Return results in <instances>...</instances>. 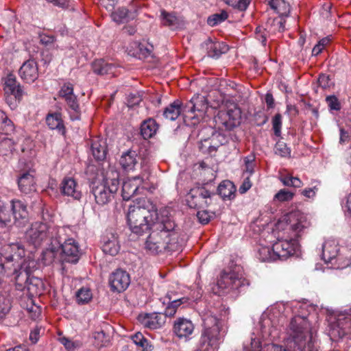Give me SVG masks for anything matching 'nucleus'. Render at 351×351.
Masks as SVG:
<instances>
[{
	"mask_svg": "<svg viewBox=\"0 0 351 351\" xmlns=\"http://www.w3.org/2000/svg\"><path fill=\"white\" fill-rule=\"evenodd\" d=\"M127 217L130 230L137 234L152 230L160 219L156 206L145 199L130 206Z\"/></svg>",
	"mask_w": 351,
	"mask_h": 351,
	"instance_id": "obj_3",
	"label": "nucleus"
},
{
	"mask_svg": "<svg viewBox=\"0 0 351 351\" xmlns=\"http://www.w3.org/2000/svg\"><path fill=\"white\" fill-rule=\"evenodd\" d=\"M144 180L141 176H135L126 180L122 186V197L125 201L130 200L135 194L144 189L142 186Z\"/></svg>",
	"mask_w": 351,
	"mask_h": 351,
	"instance_id": "obj_18",
	"label": "nucleus"
},
{
	"mask_svg": "<svg viewBox=\"0 0 351 351\" xmlns=\"http://www.w3.org/2000/svg\"><path fill=\"white\" fill-rule=\"evenodd\" d=\"M339 248L335 239H328L322 245V258L327 263H332L339 254Z\"/></svg>",
	"mask_w": 351,
	"mask_h": 351,
	"instance_id": "obj_28",
	"label": "nucleus"
},
{
	"mask_svg": "<svg viewBox=\"0 0 351 351\" xmlns=\"http://www.w3.org/2000/svg\"><path fill=\"white\" fill-rule=\"evenodd\" d=\"M289 332L294 343L293 351H304L307 347L308 351L312 348L313 340L310 334V324L306 317L296 315L289 324Z\"/></svg>",
	"mask_w": 351,
	"mask_h": 351,
	"instance_id": "obj_5",
	"label": "nucleus"
},
{
	"mask_svg": "<svg viewBox=\"0 0 351 351\" xmlns=\"http://www.w3.org/2000/svg\"><path fill=\"white\" fill-rule=\"evenodd\" d=\"M254 160L255 156L254 155H249L244 158L245 171L250 175H252L254 171Z\"/></svg>",
	"mask_w": 351,
	"mask_h": 351,
	"instance_id": "obj_57",
	"label": "nucleus"
},
{
	"mask_svg": "<svg viewBox=\"0 0 351 351\" xmlns=\"http://www.w3.org/2000/svg\"><path fill=\"white\" fill-rule=\"evenodd\" d=\"M254 120L258 126H262L268 121V117L263 110L256 112L254 114Z\"/></svg>",
	"mask_w": 351,
	"mask_h": 351,
	"instance_id": "obj_56",
	"label": "nucleus"
},
{
	"mask_svg": "<svg viewBox=\"0 0 351 351\" xmlns=\"http://www.w3.org/2000/svg\"><path fill=\"white\" fill-rule=\"evenodd\" d=\"M197 217L199 222L203 224L208 223L210 219V215H209L208 211H206L204 209L199 210L197 213Z\"/></svg>",
	"mask_w": 351,
	"mask_h": 351,
	"instance_id": "obj_62",
	"label": "nucleus"
},
{
	"mask_svg": "<svg viewBox=\"0 0 351 351\" xmlns=\"http://www.w3.org/2000/svg\"><path fill=\"white\" fill-rule=\"evenodd\" d=\"M4 91L5 95L22 96V90L19 84H17L15 76L13 74H8L4 81Z\"/></svg>",
	"mask_w": 351,
	"mask_h": 351,
	"instance_id": "obj_30",
	"label": "nucleus"
},
{
	"mask_svg": "<svg viewBox=\"0 0 351 351\" xmlns=\"http://www.w3.org/2000/svg\"><path fill=\"white\" fill-rule=\"evenodd\" d=\"M139 320L145 327L150 329L159 328L162 324L156 313L147 314L143 317H139Z\"/></svg>",
	"mask_w": 351,
	"mask_h": 351,
	"instance_id": "obj_38",
	"label": "nucleus"
},
{
	"mask_svg": "<svg viewBox=\"0 0 351 351\" xmlns=\"http://www.w3.org/2000/svg\"><path fill=\"white\" fill-rule=\"evenodd\" d=\"M59 95L64 98L68 106L67 112L71 121H77L81 118V110L73 93V86L71 83L64 84L59 91Z\"/></svg>",
	"mask_w": 351,
	"mask_h": 351,
	"instance_id": "obj_12",
	"label": "nucleus"
},
{
	"mask_svg": "<svg viewBox=\"0 0 351 351\" xmlns=\"http://www.w3.org/2000/svg\"><path fill=\"white\" fill-rule=\"evenodd\" d=\"M215 193L206 185L192 188L186 195L188 206L194 209H204L211 203V197Z\"/></svg>",
	"mask_w": 351,
	"mask_h": 351,
	"instance_id": "obj_10",
	"label": "nucleus"
},
{
	"mask_svg": "<svg viewBox=\"0 0 351 351\" xmlns=\"http://www.w3.org/2000/svg\"><path fill=\"white\" fill-rule=\"evenodd\" d=\"M11 222V215L6 209L4 202L0 198V228L10 226Z\"/></svg>",
	"mask_w": 351,
	"mask_h": 351,
	"instance_id": "obj_43",
	"label": "nucleus"
},
{
	"mask_svg": "<svg viewBox=\"0 0 351 351\" xmlns=\"http://www.w3.org/2000/svg\"><path fill=\"white\" fill-rule=\"evenodd\" d=\"M294 196V193L283 189L280 190L274 197V201L285 202L291 201Z\"/></svg>",
	"mask_w": 351,
	"mask_h": 351,
	"instance_id": "obj_50",
	"label": "nucleus"
},
{
	"mask_svg": "<svg viewBox=\"0 0 351 351\" xmlns=\"http://www.w3.org/2000/svg\"><path fill=\"white\" fill-rule=\"evenodd\" d=\"M11 209L14 219V224L18 226H23L27 222L28 212L27 206L22 201L12 199L11 201Z\"/></svg>",
	"mask_w": 351,
	"mask_h": 351,
	"instance_id": "obj_20",
	"label": "nucleus"
},
{
	"mask_svg": "<svg viewBox=\"0 0 351 351\" xmlns=\"http://www.w3.org/2000/svg\"><path fill=\"white\" fill-rule=\"evenodd\" d=\"M176 227L175 222L169 215L168 210H161L160 221L152 228L153 230L146 241V249L152 254H158L165 250H179V235Z\"/></svg>",
	"mask_w": 351,
	"mask_h": 351,
	"instance_id": "obj_2",
	"label": "nucleus"
},
{
	"mask_svg": "<svg viewBox=\"0 0 351 351\" xmlns=\"http://www.w3.org/2000/svg\"><path fill=\"white\" fill-rule=\"evenodd\" d=\"M93 71L97 75H107L113 73L112 70L114 69V66L111 64L106 62L103 60L95 61L93 64Z\"/></svg>",
	"mask_w": 351,
	"mask_h": 351,
	"instance_id": "obj_39",
	"label": "nucleus"
},
{
	"mask_svg": "<svg viewBox=\"0 0 351 351\" xmlns=\"http://www.w3.org/2000/svg\"><path fill=\"white\" fill-rule=\"evenodd\" d=\"M351 332V308L339 313L330 330V339L337 341Z\"/></svg>",
	"mask_w": 351,
	"mask_h": 351,
	"instance_id": "obj_11",
	"label": "nucleus"
},
{
	"mask_svg": "<svg viewBox=\"0 0 351 351\" xmlns=\"http://www.w3.org/2000/svg\"><path fill=\"white\" fill-rule=\"evenodd\" d=\"M182 112H183L182 102L180 100H176L165 108L163 111V116L168 120L175 121Z\"/></svg>",
	"mask_w": 351,
	"mask_h": 351,
	"instance_id": "obj_33",
	"label": "nucleus"
},
{
	"mask_svg": "<svg viewBox=\"0 0 351 351\" xmlns=\"http://www.w3.org/2000/svg\"><path fill=\"white\" fill-rule=\"evenodd\" d=\"M131 48L134 49L132 51L130 50V53L138 59H144L152 56L154 47L149 43H138L136 42L133 43Z\"/></svg>",
	"mask_w": 351,
	"mask_h": 351,
	"instance_id": "obj_29",
	"label": "nucleus"
},
{
	"mask_svg": "<svg viewBox=\"0 0 351 351\" xmlns=\"http://www.w3.org/2000/svg\"><path fill=\"white\" fill-rule=\"evenodd\" d=\"M202 319L203 328L196 351H215L223 337L222 322L211 312L204 313Z\"/></svg>",
	"mask_w": 351,
	"mask_h": 351,
	"instance_id": "obj_4",
	"label": "nucleus"
},
{
	"mask_svg": "<svg viewBox=\"0 0 351 351\" xmlns=\"http://www.w3.org/2000/svg\"><path fill=\"white\" fill-rule=\"evenodd\" d=\"M218 145H212L209 140H204L201 143L199 149L202 153L213 156L217 151Z\"/></svg>",
	"mask_w": 351,
	"mask_h": 351,
	"instance_id": "obj_52",
	"label": "nucleus"
},
{
	"mask_svg": "<svg viewBox=\"0 0 351 351\" xmlns=\"http://www.w3.org/2000/svg\"><path fill=\"white\" fill-rule=\"evenodd\" d=\"M60 189L63 195L71 197L74 199L79 200L82 197V192L76 181L72 178H64L61 183Z\"/></svg>",
	"mask_w": 351,
	"mask_h": 351,
	"instance_id": "obj_25",
	"label": "nucleus"
},
{
	"mask_svg": "<svg viewBox=\"0 0 351 351\" xmlns=\"http://www.w3.org/2000/svg\"><path fill=\"white\" fill-rule=\"evenodd\" d=\"M326 101L330 110H340V104L335 96H328L326 97Z\"/></svg>",
	"mask_w": 351,
	"mask_h": 351,
	"instance_id": "obj_60",
	"label": "nucleus"
},
{
	"mask_svg": "<svg viewBox=\"0 0 351 351\" xmlns=\"http://www.w3.org/2000/svg\"><path fill=\"white\" fill-rule=\"evenodd\" d=\"M194 330V325L192 322L185 318H178L173 326V332L180 339H189Z\"/></svg>",
	"mask_w": 351,
	"mask_h": 351,
	"instance_id": "obj_22",
	"label": "nucleus"
},
{
	"mask_svg": "<svg viewBox=\"0 0 351 351\" xmlns=\"http://www.w3.org/2000/svg\"><path fill=\"white\" fill-rule=\"evenodd\" d=\"M102 250L105 254L115 256L120 250V245L117 234L107 232L102 237Z\"/></svg>",
	"mask_w": 351,
	"mask_h": 351,
	"instance_id": "obj_23",
	"label": "nucleus"
},
{
	"mask_svg": "<svg viewBox=\"0 0 351 351\" xmlns=\"http://www.w3.org/2000/svg\"><path fill=\"white\" fill-rule=\"evenodd\" d=\"M130 284V275L124 270L117 269L109 277V285L113 291H125Z\"/></svg>",
	"mask_w": 351,
	"mask_h": 351,
	"instance_id": "obj_17",
	"label": "nucleus"
},
{
	"mask_svg": "<svg viewBox=\"0 0 351 351\" xmlns=\"http://www.w3.org/2000/svg\"><path fill=\"white\" fill-rule=\"evenodd\" d=\"M228 17V12L226 10H221L220 12L213 14L208 16L207 23L212 27L216 26L225 21Z\"/></svg>",
	"mask_w": 351,
	"mask_h": 351,
	"instance_id": "obj_47",
	"label": "nucleus"
},
{
	"mask_svg": "<svg viewBox=\"0 0 351 351\" xmlns=\"http://www.w3.org/2000/svg\"><path fill=\"white\" fill-rule=\"evenodd\" d=\"M5 101L9 106V107L14 110L17 107L19 101L20 100L21 97H16V95H5Z\"/></svg>",
	"mask_w": 351,
	"mask_h": 351,
	"instance_id": "obj_58",
	"label": "nucleus"
},
{
	"mask_svg": "<svg viewBox=\"0 0 351 351\" xmlns=\"http://www.w3.org/2000/svg\"><path fill=\"white\" fill-rule=\"evenodd\" d=\"M272 125L274 134L276 136L281 135V127H282V116L280 114H276L272 119Z\"/></svg>",
	"mask_w": 351,
	"mask_h": 351,
	"instance_id": "obj_54",
	"label": "nucleus"
},
{
	"mask_svg": "<svg viewBox=\"0 0 351 351\" xmlns=\"http://www.w3.org/2000/svg\"><path fill=\"white\" fill-rule=\"evenodd\" d=\"M234 192V185L230 181H223L218 186V193L223 198L231 199Z\"/></svg>",
	"mask_w": 351,
	"mask_h": 351,
	"instance_id": "obj_40",
	"label": "nucleus"
},
{
	"mask_svg": "<svg viewBox=\"0 0 351 351\" xmlns=\"http://www.w3.org/2000/svg\"><path fill=\"white\" fill-rule=\"evenodd\" d=\"M252 182L250 179V177H247L244 179L243 182H242L241 185L240 186L239 189V191L241 194L245 193L251 187H252Z\"/></svg>",
	"mask_w": 351,
	"mask_h": 351,
	"instance_id": "obj_63",
	"label": "nucleus"
},
{
	"mask_svg": "<svg viewBox=\"0 0 351 351\" xmlns=\"http://www.w3.org/2000/svg\"><path fill=\"white\" fill-rule=\"evenodd\" d=\"M95 344L98 347L106 346L110 341V337L104 330L96 331L93 334Z\"/></svg>",
	"mask_w": 351,
	"mask_h": 351,
	"instance_id": "obj_49",
	"label": "nucleus"
},
{
	"mask_svg": "<svg viewBox=\"0 0 351 351\" xmlns=\"http://www.w3.org/2000/svg\"><path fill=\"white\" fill-rule=\"evenodd\" d=\"M274 152L281 157L286 158L291 156V149L282 141H278L276 143Z\"/></svg>",
	"mask_w": 351,
	"mask_h": 351,
	"instance_id": "obj_51",
	"label": "nucleus"
},
{
	"mask_svg": "<svg viewBox=\"0 0 351 351\" xmlns=\"http://www.w3.org/2000/svg\"><path fill=\"white\" fill-rule=\"evenodd\" d=\"M66 228L58 227L53 224L43 222H34L27 230L25 237L28 242L38 246L43 241H50L52 245L57 235L65 234Z\"/></svg>",
	"mask_w": 351,
	"mask_h": 351,
	"instance_id": "obj_6",
	"label": "nucleus"
},
{
	"mask_svg": "<svg viewBox=\"0 0 351 351\" xmlns=\"http://www.w3.org/2000/svg\"><path fill=\"white\" fill-rule=\"evenodd\" d=\"M91 152L95 160H104L107 154V145L106 141L101 138H96L93 140L91 144Z\"/></svg>",
	"mask_w": 351,
	"mask_h": 351,
	"instance_id": "obj_32",
	"label": "nucleus"
},
{
	"mask_svg": "<svg viewBox=\"0 0 351 351\" xmlns=\"http://www.w3.org/2000/svg\"><path fill=\"white\" fill-rule=\"evenodd\" d=\"M256 256L262 262H271L277 261V256L273 247L259 245L257 248Z\"/></svg>",
	"mask_w": 351,
	"mask_h": 351,
	"instance_id": "obj_34",
	"label": "nucleus"
},
{
	"mask_svg": "<svg viewBox=\"0 0 351 351\" xmlns=\"http://www.w3.org/2000/svg\"><path fill=\"white\" fill-rule=\"evenodd\" d=\"M14 130L12 121L8 119L4 112L0 110V132L6 135L10 134Z\"/></svg>",
	"mask_w": 351,
	"mask_h": 351,
	"instance_id": "obj_41",
	"label": "nucleus"
},
{
	"mask_svg": "<svg viewBox=\"0 0 351 351\" xmlns=\"http://www.w3.org/2000/svg\"><path fill=\"white\" fill-rule=\"evenodd\" d=\"M134 12H130L125 8H119L117 11L112 12V20L117 23H127L135 18Z\"/></svg>",
	"mask_w": 351,
	"mask_h": 351,
	"instance_id": "obj_36",
	"label": "nucleus"
},
{
	"mask_svg": "<svg viewBox=\"0 0 351 351\" xmlns=\"http://www.w3.org/2000/svg\"><path fill=\"white\" fill-rule=\"evenodd\" d=\"M100 5L105 8L107 10L112 12L114 8L117 0H98Z\"/></svg>",
	"mask_w": 351,
	"mask_h": 351,
	"instance_id": "obj_64",
	"label": "nucleus"
},
{
	"mask_svg": "<svg viewBox=\"0 0 351 351\" xmlns=\"http://www.w3.org/2000/svg\"><path fill=\"white\" fill-rule=\"evenodd\" d=\"M118 178V172L110 170L107 172L102 182L93 187L92 192L97 204L103 206L112 199L119 189Z\"/></svg>",
	"mask_w": 351,
	"mask_h": 351,
	"instance_id": "obj_7",
	"label": "nucleus"
},
{
	"mask_svg": "<svg viewBox=\"0 0 351 351\" xmlns=\"http://www.w3.org/2000/svg\"><path fill=\"white\" fill-rule=\"evenodd\" d=\"M202 49L207 56L212 58H219L221 54L228 51V46L223 42L213 41L208 38L201 45Z\"/></svg>",
	"mask_w": 351,
	"mask_h": 351,
	"instance_id": "obj_19",
	"label": "nucleus"
},
{
	"mask_svg": "<svg viewBox=\"0 0 351 351\" xmlns=\"http://www.w3.org/2000/svg\"><path fill=\"white\" fill-rule=\"evenodd\" d=\"M307 216L300 210L289 213L285 221L278 223V229H282L281 236L273 245V250L278 260H285L293 256L299 250L298 239L304 234L309 227Z\"/></svg>",
	"mask_w": 351,
	"mask_h": 351,
	"instance_id": "obj_1",
	"label": "nucleus"
},
{
	"mask_svg": "<svg viewBox=\"0 0 351 351\" xmlns=\"http://www.w3.org/2000/svg\"><path fill=\"white\" fill-rule=\"evenodd\" d=\"M28 302L29 304H27L26 309L29 313H32V318L33 319H36L40 315V307L34 303V301L32 298L29 299Z\"/></svg>",
	"mask_w": 351,
	"mask_h": 351,
	"instance_id": "obj_55",
	"label": "nucleus"
},
{
	"mask_svg": "<svg viewBox=\"0 0 351 351\" xmlns=\"http://www.w3.org/2000/svg\"><path fill=\"white\" fill-rule=\"evenodd\" d=\"M36 263L33 260H24L20 263L19 274L16 276V280L20 278H24L26 287L31 294H39L38 291V286L41 284L40 280L36 278H31L30 274L33 271V268Z\"/></svg>",
	"mask_w": 351,
	"mask_h": 351,
	"instance_id": "obj_13",
	"label": "nucleus"
},
{
	"mask_svg": "<svg viewBox=\"0 0 351 351\" xmlns=\"http://www.w3.org/2000/svg\"><path fill=\"white\" fill-rule=\"evenodd\" d=\"M25 256V250L20 243H11L5 245L1 252L2 265L14 261L18 263Z\"/></svg>",
	"mask_w": 351,
	"mask_h": 351,
	"instance_id": "obj_16",
	"label": "nucleus"
},
{
	"mask_svg": "<svg viewBox=\"0 0 351 351\" xmlns=\"http://www.w3.org/2000/svg\"><path fill=\"white\" fill-rule=\"evenodd\" d=\"M160 17L164 25L175 27L179 23L178 17L172 12H167L162 10L161 11Z\"/></svg>",
	"mask_w": 351,
	"mask_h": 351,
	"instance_id": "obj_44",
	"label": "nucleus"
},
{
	"mask_svg": "<svg viewBox=\"0 0 351 351\" xmlns=\"http://www.w3.org/2000/svg\"><path fill=\"white\" fill-rule=\"evenodd\" d=\"M131 338L136 346L142 348L143 351L152 350V346L141 332L135 333Z\"/></svg>",
	"mask_w": 351,
	"mask_h": 351,
	"instance_id": "obj_42",
	"label": "nucleus"
},
{
	"mask_svg": "<svg viewBox=\"0 0 351 351\" xmlns=\"http://www.w3.org/2000/svg\"><path fill=\"white\" fill-rule=\"evenodd\" d=\"M317 82L319 86L324 89L329 88L330 86V80L329 76L326 74L319 75Z\"/></svg>",
	"mask_w": 351,
	"mask_h": 351,
	"instance_id": "obj_61",
	"label": "nucleus"
},
{
	"mask_svg": "<svg viewBox=\"0 0 351 351\" xmlns=\"http://www.w3.org/2000/svg\"><path fill=\"white\" fill-rule=\"evenodd\" d=\"M18 186L19 190L25 194L36 191L34 171L29 170L22 173L18 178Z\"/></svg>",
	"mask_w": 351,
	"mask_h": 351,
	"instance_id": "obj_24",
	"label": "nucleus"
},
{
	"mask_svg": "<svg viewBox=\"0 0 351 351\" xmlns=\"http://www.w3.org/2000/svg\"><path fill=\"white\" fill-rule=\"evenodd\" d=\"M218 118L221 119V123L228 130H232L240 123L241 111L234 103H230L225 111H220Z\"/></svg>",
	"mask_w": 351,
	"mask_h": 351,
	"instance_id": "obj_15",
	"label": "nucleus"
},
{
	"mask_svg": "<svg viewBox=\"0 0 351 351\" xmlns=\"http://www.w3.org/2000/svg\"><path fill=\"white\" fill-rule=\"evenodd\" d=\"M340 136H339V143L341 145L346 144L350 142L351 139V133L349 130H346L345 129L341 128L339 130Z\"/></svg>",
	"mask_w": 351,
	"mask_h": 351,
	"instance_id": "obj_59",
	"label": "nucleus"
},
{
	"mask_svg": "<svg viewBox=\"0 0 351 351\" xmlns=\"http://www.w3.org/2000/svg\"><path fill=\"white\" fill-rule=\"evenodd\" d=\"M188 301L189 298L186 297L177 298L167 293L162 301V304L167 305L164 311L165 315L167 317L173 316L176 313L177 308L181 304H185Z\"/></svg>",
	"mask_w": 351,
	"mask_h": 351,
	"instance_id": "obj_26",
	"label": "nucleus"
},
{
	"mask_svg": "<svg viewBox=\"0 0 351 351\" xmlns=\"http://www.w3.org/2000/svg\"><path fill=\"white\" fill-rule=\"evenodd\" d=\"M140 160L141 156L136 150L129 149L122 154L119 162L125 171H131L135 169Z\"/></svg>",
	"mask_w": 351,
	"mask_h": 351,
	"instance_id": "obj_27",
	"label": "nucleus"
},
{
	"mask_svg": "<svg viewBox=\"0 0 351 351\" xmlns=\"http://www.w3.org/2000/svg\"><path fill=\"white\" fill-rule=\"evenodd\" d=\"M66 230L65 234L57 235L52 244V250L60 247L62 252V258L64 261L76 263L80 257V251L77 243L73 238L66 239Z\"/></svg>",
	"mask_w": 351,
	"mask_h": 351,
	"instance_id": "obj_9",
	"label": "nucleus"
},
{
	"mask_svg": "<svg viewBox=\"0 0 351 351\" xmlns=\"http://www.w3.org/2000/svg\"><path fill=\"white\" fill-rule=\"evenodd\" d=\"M330 264L336 269H343L351 265V259L344 256L342 253H339L332 261V263Z\"/></svg>",
	"mask_w": 351,
	"mask_h": 351,
	"instance_id": "obj_46",
	"label": "nucleus"
},
{
	"mask_svg": "<svg viewBox=\"0 0 351 351\" xmlns=\"http://www.w3.org/2000/svg\"><path fill=\"white\" fill-rule=\"evenodd\" d=\"M158 125L153 119H149L143 122L141 126V133L143 138L148 139L154 136L158 130Z\"/></svg>",
	"mask_w": 351,
	"mask_h": 351,
	"instance_id": "obj_35",
	"label": "nucleus"
},
{
	"mask_svg": "<svg viewBox=\"0 0 351 351\" xmlns=\"http://www.w3.org/2000/svg\"><path fill=\"white\" fill-rule=\"evenodd\" d=\"M19 75L22 80L27 83L34 82L38 77V69L37 63L34 60H28L25 62L19 69Z\"/></svg>",
	"mask_w": 351,
	"mask_h": 351,
	"instance_id": "obj_21",
	"label": "nucleus"
},
{
	"mask_svg": "<svg viewBox=\"0 0 351 351\" xmlns=\"http://www.w3.org/2000/svg\"><path fill=\"white\" fill-rule=\"evenodd\" d=\"M219 294L230 295L232 297L238 295L240 290L248 285L247 280L242 273L236 271H223L217 280Z\"/></svg>",
	"mask_w": 351,
	"mask_h": 351,
	"instance_id": "obj_8",
	"label": "nucleus"
},
{
	"mask_svg": "<svg viewBox=\"0 0 351 351\" xmlns=\"http://www.w3.org/2000/svg\"><path fill=\"white\" fill-rule=\"evenodd\" d=\"M285 21L283 16H279L278 18L269 21L267 23V28L274 33L282 32L285 29Z\"/></svg>",
	"mask_w": 351,
	"mask_h": 351,
	"instance_id": "obj_45",
	"label": "nucleus"
},
{
	"mask_svg": "<svg viewBox=\"0 0 351 351\" xmlns=\"http://www.w3.org/2000/svg\"><path fill=\"white\" fill-rule=\"evenodd\" d=\"M208 108V101L205 96L201 95H195L183 108V112L195 114L188 116L192 119L199 121L202 119Z\"/></svg>",
	"mask_w": 351,
	"mask_h": 351,
	"instance_id": "obj_14",
	"label": "nucleus"
},
{
	"mask_svg": "<svg viewBox=\"0 0 351 351\" xmlns=\"http://www.w3.org/2000/svg\"><path fill=\"white\" fill-rule=\"evenodd\" d=\"M92 297L91 291L88 288L82 287L76 293V301L79 304H87Z\"/></svg>",
	"mask_w": 351,
	"mask_h": 351,
	"instance_id": "obj_48",
	"label": "nucleus"
},
{
	"mask_svg": "<svg viewBox=\"0 0 351 351\" xmlns=\"http://www.w3.org/2000/svg\"><path fill=\"white\" fill-rule=\"evenodd\" d=\"M46 123L49 129L56 130L62 135L65 134L66 130L60 113L55 112L47 114Z\"/></svg>",
	"mask_w": 351,
	"mask_h": 351,
	"instance_id": "obj_31",
	"label": "nucleus"
},
{
	"mask_svg": "<svg viewBox=\"0 0 351 351\" xmlns=\"http://www.w3.org/2000/svg\"><path fill=\"white\" fill-rule=\"evenodd\" d=\"M271 8L279 14V16H288L290 12V5L285 0H270Z\"/></svg>",
	"mask_w": 351,
	"mask_h": 351,
	"instance_id": "obj_37",
	"label": "nucleus"
},
{
	"mask_svg": "<svg viewBox=\"0 0 351 351\" xmlns=\"http://www.w3.org/2000/svg\"><path fill=\"white\" fill-rule=\"evenodd\" d=\"M224 2L234 8H237L241 11H244L245 10L249 4H250V1L248 0H223Z\"/></svg>",
	"mask_w": 351,
	"mask_h": 351,
	"instance_id": "obj_53",
	"label": "nucleus"
}]
</instances>
